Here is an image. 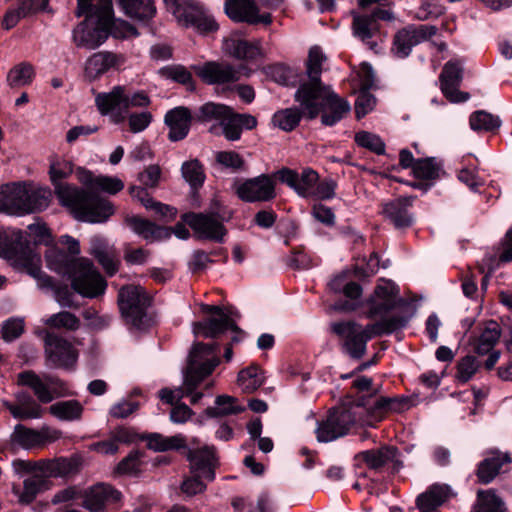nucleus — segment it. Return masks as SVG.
<instances>
[{"label": "nucleus", "mask_w": 512, "mask_h": 512, "mask_svg": "<svg viewBox=\"0 0 512 512\" xmlns=\"http://www.w3.org/2000/svg\"><path fill=\"white\" fill-rule=\"evenodd\" d=\"M78 17L86 15L72 33L77 47L96 49L111 34L115 38L129 39L139 35L137 29L122 19L113 18L112 0H77Z\"/></svg>", "instance_id": "nucleus-1"}, {"label": "nucleus", "mask_w": 512, "mask_h": 512, "mask_svg": "<svg viewBox=\"0 0 512 512\" xmlns=\"http://www.w3.org/2000/svg\"><path fill=\"white\" fill-rule=\"evenodd\" d=\"M147 445L154 451H167L183 447L185 445V441L180 435L164 437L160 434H153L149 436Z\"/></svg>", "instance_id": "nucleus-56"}, {"label": "nucleus", "mask_w": 512, "mask_h": 512, "mask_svg": "<svg viewBox=\"0 0 512 512\" xmlns=\"http://www.w3.org/2000/svg\"><path fill=\"white\" fill-rule=\"evenodd\" d=\"M436 33L437 27L434 25H409L395 34L391 51L395 57L404 59L414 46L429 40Z\"/></svg>", "instance_id": "nucleus-17"}, {"label": "nucleus", "mask_w": 512, "mask_h": 512, "mask_svg": "<svg viewBox=\"0 0 512 512\" xmlns=\"http://www.w3.org/2000/svg\"><path fill=\"white\" fill-rule=\"evenodd\" d=\"M187 457L194 475L186 479L181 488L185 494L192 496L205 490L206 486L201 479L212 481L215 478L214 470L218 462L213 446L192 448Z\"/></svg>", "instance_id": "nucleus-11"}, {"label": "nucleus", "mask_w": 512, "mask_h": 512, "mask_svg": "<svg viewBox=\"0 0 512 512\" xmlns=\"http://www.w3.org/2000/svg\"><path fill=\"white\" fill-rule=\"evenodd\" d=\"M275 185L272 176L261 174L238 183L235 190L237 196L244 202H266L276 196Z\"/></svg>", "instance_id": "nucleus-19"}, {"label": "nucleus", "mask_w": 512, "mask_h": 512, "mask_svg": "<svg viewBox=\"0 0 512 512\" xmlns=\"http://www.w3.org/2000/svg\"><path fill=\"white\" fill-rule=\"evenodd\" d=\"M24 331V321L21 318H11L2 326V336L6 341H13Z\"/></svg>", "instance_id": "nucleus-63"}, {"label": "nucleus", "mask_w": 512, "mask_h": 512, "mask_svg": "<svg viewBox=\"0 0 512 512\" xmlns=\"http://www.w3.org/2000/svg\"><path fill=\"white\" fill-rule=\"evenodd\" d=\"M45 260L50 270L66 276L72 288L83 297L94 298L105 292L106 282L88 259L72 258L60 248L51 246L45 252Z\"/></svg>", "instance_id": "nucleus-6"}, {"label": "nucleus", "mask_w": 512, "mask_h": 512, "mask_svg": "<svg viewBox=\"0 0 512 512\" xmlns=\"http://www.w3.org/2000/svg\"><path fill=\"white\" fill-rule=\"evenodd\" d=\"M203 313L213 315L206 321L194 322L192 330L195 336L215 338L226 330H237L238 313L231 308L202 304Z\"/></svg>", "instance_id": "nucleus-15"}, {"label": "nucleus", "mask_w": 512, "mask_h": 512, "mask_svg": "<svg viewBox=\"0 0 512 512\" xmlns=\"http://www.w3.org/2000/svg\"><path fill=\"white\" fill-rule=\"evenodd\" d=\"M122 64L123 57L121 55L108 51L96 52L85 61L84 74L87 79L95 80Z\"/></svg>", "instance_id": "nucleus-29"}, {"label": "nucleus", "mask_w": 512, "mask_h": 512, "mask_svg": "<svg viewBox=\"0 0 512 512\" xmlns=\"http://www.w3.org/2000/svg\"><path fill=\"white\" fill-rule=\"evenodd\" d=\"M64 476L65 475H45L44 473L35 472L24 480L22 490L18 487H13V492L17 495L19 502L29 504L39 493L50 488L48 478Z\"/></svg>", "instance_id": "nucleus-33"}, {"label": "nucleus", "mask_w": 512, "mask_h": 512, "mask_svg": "<svg viewBox=\"0 0 512 512\" xmlns=\"http://www.w3.org/2000/svg\"><path fill=\"white\" fill-rule=\"evenodd\" d=\"M444 13V7L438 0H421L416 12V18L425 21L437 18Z\"/></svg>", "instance_id": "nucleus-60"}, {"label": "nucleus", "mask_w": 512, "mask_h": 512, "mask_svg": "<svg viewBox=\"0 0 512 512\" xmlns=\"http://www.w3.org/2000/svg\"><path fill=\"white\" fill-rule=\"evenodd\" d=\"M442 167L435 158L416 160L413 166V174L418 179L436 180L440 177Z\"/></svg>", "instance_id": "nucleus-52"}, {"label": "nucleus", "mask_w": 512, "mask_h": 512, "mask_svg": "<svg viewBox=\"0 0 512 512\" xmlns=\"http://www.w3.org/2000/svg\"><path fill=\"white\" fill-rule=\"evenodd\" d=\"M223 49L239 60H255L262 55L258 42H249L236 33L224 39Z\"/></svg>", "instance_id": "nucleus-35"}, {"label": "nucleus", "mask_w": 512, "mask_h": 512, "mask_svg": "<svg viewBox=\"0 0 512 512\" xmlns=\"http://www.w3.org/2000/svg\"><path fill=\"white\" fill-rule=\"evenodd\" d=\"M224 10L234 22L269 25L272 21L270 13H259L254 0H226Z\"/></svg>", "instance_id": "nucleus-22"}, {"label": "nucleus", "mask_w": 512, "mask_h": 512, "mask_svg": "<svg viewBox=\"0 0 512 512\" xmlns=\"http://www.w3.org/2000/svg\"><path fill=\"white\" fill-rule=\"evenodd\" d=\"M130 228L147 241L166 239L171 236L170 229L156 226L152 222L140 217H131L127 220Z\"/></svg>", "instance_id": "nucleus-44"}, {"label": "nucleus", "mask_w": 512, "mask_h": 512, "mask_svg": "<svg viewBox=\"0 0 512 512\" xmlns=\"http://www.w3.org/2000/svg\"><path fill=\"white\" fill-rule=\"evenodd\" d=\"M449 497L448 485L434 484L418 495L416 506L421 512H432L446 502Z\"/></svg>", "instance_id": "nucleus-41"}, {"label": "nucleus", "mask_w": 512, "mask_h": 512, "mask_svg": "<svg viewBox=\"0 0 512 512\" xmlns=\"http://www.w3.org/2000/svg\"><path fill=\"white\" fill-rule=\"evenodd\" d=\"M34 78V69L31 64L23 62L14 66L7 75V84L14 87H22L30 84Z\"/></svg>", "instance_id": "nucleus-53"}, {"label": "nucleus", "mask_w": 512, "mask_h": 512, "mask_svg": "<svg viewBox=\"0 0 512 512\" xmlns=\"http://www.w3.org/2000/svg\"><path fill=\"white\" fill-rule=\"evenodd\" d=\"M26 183H14L0 187V212L8 215H24Z\"/></svg>", "instance_id": "nucleus-30"}, {"label": "nucleus", "mask_w": 512, "mask_h": 512, "mask_svg": "<svg viewBox=\"0 0 512 512\" xmlns=\"http://www.w3.org/2000/svg\"><path fill=\"white\" fill-rule=\"evenodd\" d=\"M501 335L499 324L490 320L484 324L480 334L471 342L476 353L484 355L489 353L497 343Z\"/></svg>", "instance_id": "nucleus-42"}, {"label": "nucleus", "mask_w": 512, "mask_h": 512, "mask_svg": "<svg viewBox=\"0 0 512 512\" xmlns=\"http://www.w3.org/2000/svg\"><path fill=\"white\" fill-rule=\"evenodd\" d=\"M49 411L60 420L73 421L80 418L83 407L78 401L68 400L54 403L49 407Z\"/></svg>", "instance_id": "nucleus-50"}, {"label": "nucleus", "mask_w": 512, "mask_h": 512, "mask_svg": "<svg viewBox=\"0 0 512 512\" xmlns=\"http://www.w3.org/2000/svg\"><path fill=\"white\" fill-rule=\"evenodd\" d=\"M12 466L14 471L20 475L35 472L44 473L45 475H68L73 469L72 463L64 458L38 462L17 459L12 462Z\"/></svg>", "instance_id": "nucleus-26"}, {"label": "nucleus", "mask_w": 512, "mask_h": 512, "mask_svg": "<svg viewBox=\"0 0 512 512\" xmlns=\"http://www.w3.org/2000/svg\"><path fill=\"white\" fill-rule=\"evenodd\" d=\"M24 215L45 210L51 201V191L45 187H35L26 183Z\"/></svg>", "instance_id": "nucleus-46"}, {"label": "nucleus", "mask_w": 512, "mask_h": 512, "mask_svg": "<svg viewBox=\"0 0 512 512\" xmlns=\"http://www.w3.org/2000/svg\"><path fill=\"white\" fill-rule=\"evenodd\" d=\"M0 258L34 278L40 289L53 288L52 278L42 271L40 255L25 245L22 231L0 227Z\"/></svg>", "instance_id": "nucleus-9"}, {"label": "nucleus", "mask_w": 512, "mask_h": 512, "mask_svg": "<svg viewBox=\"0 0 512 512\" xmlns=\"http://www.w3.org/2000/svg\"><path fill=\"white\" fill-rule=\"evenodd\" d=\"M191 115L187 108L176 107L165 115V123L169 127L168 137L171 141L184 139L190 129Z\"/></svg>", "instance_id": "nucleus-38"}, {"label": "nucleus", "mask_w": 512, "mask_h": 512, "mask_svg": "<svg viewBox=\"0 0 512 512\" xmlns=\"http://www.w3.org/2000/svg\"><path fill=\"white\" fill-rule=\"evenodd\" d=\"M120 311L126 322L138 331L147 329L150 319L145 312L149 298L139 286L122 287L118 294Z\"/></svg>", "instance_id": "nucleus-13"}, {"label": "nucleus", "mask_w": 512, "mask_h": 512, "mask_svg": "<svg viewBox=\"0 0 512 512\" xmlns=\"http://www.w3.org/2000/svg\"><path fill=\"white\" fill-rule=\"evenodd\" d=\"M245 411V406L241 405L235 397L220 395L215 400V406L206 409L209 417H219L235 415Z\"/></svg>", "instance_id": "nucleus-48"}, {"label": "nucleus", "mask_w": 512, "mask_h": 512, "mask_svg": "<svg viewBox=\"0 0 512 512\" xmlns=\"http://www.w3.org/2000/svg\"><path fill=\"white\" fill-rule=\"evenodd\" d=\"M90 250L107 274L113 275L116 273L119 264L118 257L104 238L98 236L91 238Z\"/></svg>", "instance_id": "nucleus-40"}, {"label": "nucleus", "mask_w": 512, "mask_h": 512, "mask_svg": "<svg viewBox=\"0 0 512 512\" xmlns=\"http://www.w3.org/2000/svg\"><path fill=\"white\" fill-rule=\"evenodd\" d=\"M216 161L226 168L240 169L244 165L242 157L234 151H220L216 154Z\"/></svg>", "instance_id": "nucleus-64"}, {"label": "nucleus", "mask_w": 512, "mask_h": 512, "mask_svg": "<svg viewBox=\"0 0 512 512\" xmlns=\"http://www.w3.org/2000/svg\"><path fill=\"white\" fill-rule=\"evenodd\" d=\"M43 322L51 328H65L68 330H77L80 326V320L74 314L67 311L53 314L43 320Z\"/></svg>", "instance_id": "nucleus-58"}, {"label": "nucleus", "mask_w": 512, "mask_h": 512, "mask_svg": "<svg viewBox=\"0 0 512 512\" xmlns=\"http://www.w3.org/2000/svg\"><path fill=\"white\" fill-rule=\"evenodd\" d=\"M61 436L60 431L43 427L41 430H33L22 425H16L11 434V441L24 449L40 447L49 442H54Z\"/></svg>", "instance_id": "nucleus-24"}, {"label": "nucleus", "mask_w": 512, "mask_h": 512, "mask_svg": "<svg viewBox=\"0 0 512 512\" xmlns=\"http://www.w3.org/2000/svg\"><path fill=\"white\" fill-rule=\"evenodd\" d=\"M480 367V363L472 355L463 357L457 365V378L461 382L469 381Z\"/></svg>", "instance_id": "nucleus-62"}, {"label": "nucleus", "mask_w": 512, "mask_h": 512, "mask_svg": "<svg viewBox=\"0 0 512 512\" xmlns=\"http://www.w3.org/2000/svg\"><path fill=\"white\" fill-rule=\"evenodd\" d=\"M300 112L295 108H287L273 115L272 123L283 131H292L300 122Z\"/></svg>", "instance_id": "nucleus-55"}, {"label": "nucleus", "mask_w": 512, "mask_h": 512, "mask_svg": "<svg viewBox=\"0 0 512 512\" xmlns=\"http://www.w3.org/2000/svg\"><path fill=\"white\" fill-rule=\"evenodd\" d=\"M183 220L200 238L221 242L226 234L223 218L215 213H189L183 216Z\"/></svg>", "instance_id": "nucleus-20"}, {"label": "nucleus", "mask_w": 512, "mask_h": 512, "mask_svg": "<svg viewBox=\"0 0 512 512\" xmlns=\"http://www.w3.org/2000/svg\"><path fill=\"white\" fill-rule=\"evenodd\" d=\"M414 201L413 197H400L383 206V213L398 229L412 225L414 218L409 213V208Z\"/></svg>", "instance_id": "nucleus-34"}, {"label": "nucleus", "mask_w": 512, "mask_h": 512, "mask_svg": "<svg viewBox=\"0 0 512 512\" xmlns=\"http://www.w3.org/2000/svg\"><path fill=\"white\" fill-rule=\"evenodd\" d=\"M166 8L185 27H193L201 33L216 31L218 24L202 7L192 0H164Z\"/></svg>", "instance_id": "nucleus-14"}, {"label": "nucleus", "mask_w": 512, "mask_h": 512, "mask_svg": "<svg viewBox=\"0 0 512 512\" xmlns=\"http://www.w3.org/2000/svg\"><path fill=\"white\" fill-rule=\"evenodd\" d=\"M219 363L220 358L216 344H195L189 355L183 387L163 388L159 392V397L165 403L174 404L184 396H190L191 403H197L203 397L201 392H196L197 387L214 371Z\"/></svg>", "instance_id": "nucleus-7"}, {"label": "nucleus", "mask_w": 512, "mask_h": 512, "mask_svg": "<svg viewBox=\"0 0 512 512\" xmlns=\"http://www.w3.org/2000/svg\"><path fill=\"white\" fill-rule=\"evenodd\" d=\"M399 293V288L394 282L386 279L378 280L373 294L361 304L365 308L366 317L380 318V320L395 317V315L388 317L387 314L405 304V300ZM396 317H407L410 320V317L405 315H396Z\"/></svg>", "instance_id": "nucleus-12"}, {"label": "nucleus", "mask_w": 512, "mask_h": 512, "mask_svg": "<svg viewBox=\"0 0 512 512\" xmlns=\"http://www.w3.org/2000/svg\"><path fill=\"white\" fill-rule=\"evenodd\" d=\"M182 176L192 188L201 186L205 180L202 165L198 160L184 162L181 167Z\"/></svg>", "instance_id": "nucleus-57"}, {"label": "nucleus", "mask_w": 512, "mask_h": 512, "mask_svg": "<svg viewBox=\"0 0 512 512\" xmlns=\"http://www.w3.org/2000/svg\"><path fill=\"white\" fill-rule=\"evenodd\" d=\"M325 59L319 47L310 49L307 61L309 82L300 85L295 93V99L309 118H315L322 111V123L333 126L350 111V104L338 97L330 87L322 85L320 74Z\"/></svg>", "instance_id": "nucleus-2"}, {"label": "nucleus", "mask_w": 512, "mask_h": 512, "mask_svg": "<svg viewBox=\"0 0 512 512\" xmlns=\"http://www.w3.org/2000/svg\"><path fill=\"white\" fill-rule=\"evenodd\" d=\"M16 404L3 401V405L10 411L15 419H38L42 416L41 406L27 393L16 395Z\"/></svg>", "instance_id": "nucleus-39"}, {"label": "nucleus", "mask_w": 512, "mask_h": 512, "mask_svg": "<svg viewBox=\"0 0 512 512\" xmlns=\"http://www.w3.org/2000/svg\"><path fill=\"white\" fill-rule=\"evenodd\" d=\"M276 176L287 184L301 197H311L319 176L316 171L305 168L301 174L289 168H282L276 172Z\"/></svg>", "instance_id": "nucleus-25"}, {"label": "nucleus", "mask_w": 512, "mask_h": 512, "mask_svg": "<svg viewBox=\"0 0 512 512\" xmlns=\"http://www.w3.org/2000/svg\"><path fill=\"white\" fill-rule=\"evenodd\" d=\"M117 2L127 16L139 21L149 20L156 13L153 0H117Z\"/></svg>", "instance_id": "nucleus-47"}, {"label": "nucleus", "mask_w": 512, "mask_h": 512, "mask_svg": "<svg viewBox=\"0 0 512 512\" xmlns=\"http://www.w3.org/2000/svg\"><path fill=\"white\" fill-rule=\"evenodd\" d=\"M355 142L365 149H368L378 155L384 154L385 143L376 134L368 131H360L355 134Z\"/></svg>", "instance_id": "nucleus-59"}, {"label": "nucleus", "mask_w": 512, "mask_h": 512, "mask_svg": "<svg viewBox=\"0 0 512 512\" xmlns=\"http://www.w3.org/2000/svg\"><path fill=\"white\" fill-rule=\"evenodd\" d=\"M512 260V228H509L505 234L504 242L492 253L486 254L479 263V269L486 273L482 285H486L488 275L497 269L502 263H508Z\"/></svg>", "instance_id": "nucleus-31"}, {"label": "nucleus", "mask_w": 512, "mask_h": 512, "mask_svg": "<svg viewBox=\"0 0 512 512\" xmlns=\"http://www.w3.org/2000/svg\"><path fill=\"white\" fill-rule=\"evenodd\" d=\"M470 127L474 131H493L500 127L501 121L498 117L485 111L474 112L469 119Z\"/></svg>", "instance_id": "nucleus-54"}, {"label": "nucleus", "mask_w": 512, "mask_h": 512, "mask_svg": "<svg viewBox=\"0 0 512 512\" xmlns=\"http://www.w3.org/2000/svg\"><path fill=\"white\" fill-rule=\"evenodd\" d=\"M76 176L79 182L91 191L116 194L124 188L123 181L117 177L94 176L89 170L81 167L76 169Z\"/></svg>", "instance_id": "nucleus-32"}, {"label": "nucleus", "mask_w": 512, "mask_h": 512, "mask_svg": "<svg viewBox=\"0 0 512 512\" xmlns=\"http://www.w3.org/2000/svg\"><path fill=\"white\" fill-rule=\"evenodd\" d=\"M197 118L200 121H218L221 133L229 141L239 140L243 129L251 130L257 125L253 115L235 113L230 107L213 102L203 104Z\"/></svg>", "instance_id": "nucleus-10"}, {"label": "nucleus", "mask_w": 512, "mask_h": 512, "mask_svg": "<svg viewBox=\"0 0 512 512\" xmlns=\"http://www.w3.org/2000/svg\"><path fill=\"white\" fill-rule=\"evenodd\" d=\"M19 383L32 389L37 399L42 403H49L54 398L66 393L63 382L57 377L44 375L43 377L32 371L19 374Z\"/></svg>", "instance_id": "nucleus-18"}, {"label": "nucleus", "mask_w": 512, "mask_h": 512, "mask_svg": "<svg viewBox=\"0 0 512 512\" xmlns=\"http://www.w3.org/2000/svg\"><path fill=\"white\" fill-rule=\"evenodd\" d=\"M198 76L208 84H228L236 82L242 74H247L244 66L238 68L224 62L210 61L194 66Z\"/></svg>", "instance_id": "nucleus-21"}, {"label": "nucleus", "mask_w": 512, "mask_h": 512, "mask_svg": "<svg viewBox=\"0 0 512 512\" xmlns=\"http://www.w3.org/2000/svg\"><path fill=\"white\" fill-rule=\"evenodd\" d=\"M160 73L167 79H171L175 82L187 85L189 88L192 87V75L184 66H167L162 68Z\"/></svg>", "instance_id": "nucleus-61"}, {"label": "nucleus", "mask_w": 512, "mask_h": 512, "mask_svg": "<svg viewBox=\"0 0 512 512\" xmlns=\"http://www.w3.org/2000/svg\"><path fill=\"white\" fill-rule=\"evenodd\" d=\"M378 31L379 24L372 14H353V35L373 51H376L377 48V42L373 38L376 37Z\"/></svg>", "instance_id": "nucleus-37"}, {"label": "nucleus", "mask_w": 512, "mask_h": 512, "mask_svg": "<svg viewBox=\"0 0 512 512\" xmlns=\"http://www.w3.org/2000/svg\"><path fill=\"white\" fill-rule=\"evenodd\" d=\"M462 81V67L457 62L445 64L440 75L441 91L452 103H461L469 99L467 92H461L458 87Z\"/></svg>", "instance_id": "nucleus-27"}, {"label": "nucleus", "mask_w": 512, "mask_h": 512, "mask_svg": "<svg viewBox=\"0 0 512 512\" xmlns=\"http://www.w3.org/2000/svg\"><path fill=\"white\" fill-rule=\"evenodd\" d=\"M73 173V163L54 155L49 159V176L59 202L67 207L73 216L89 223H103L113 213L112 204L75 186L63 183Z\"/></svg>", "instance_id": "nucleus-3"}, {"label": "nucleus", "mask_w": 512, "mask_h": 512, "mask_svg": "<svg viewBox=\"0 0 512 512\" xmlns=\"http://www.w3.org/2000/svg\"><path fill=\"white\" fill-rule=\"evenodd\" d=\"M473 512H507V510L502 499L492 490H480Z\"/></svg>", "instance_id": "nucleus-51"}, {"label": "nucleus", "mask_w": 512, "mask_h": 512, "mask_svg": "<svg viewBox=\"0 0 512 512\" xmlns=\"http://www.w3.org/2000/svg\"><path fill=\"white\" fill-rule=\"evenodd\" d=\"M237 381L243 392L251 393L263 385L264 376L259 367L250 366L239 372Z\"/></svg>", "instance_id": "nucleus-49"}, {"label": "nucleus", "mask_w": 512, "mask_h": 512, "mask_svg": "<svg viewBox=\"0 0 512 512\" xmlns=\"http://www.w3.org/2000/svg\"><path fill=\"white\" fill-rule=\"evenodd\" d=\"M509 462L510 458L508 454L491 452L478 466L479 481L484 484L491 482L499 473L502 466Z\"/></svg>", "instance_id": "nucleus-45"}, {"label": "nucleus", "mask_w": 512, "mask_h": 512, "mask_svg": "<svg viewBox=\"0 0 512 512\" xmlns=\"http://www.w3.org/2000/svg\"><path fill=\"white\" fill-rule=\"evenodd\" d=\"M405 405L406 402L398 398L379 396L367 401L363 399L357 404V409L366 410L364 417L357 418L356 414L359 412L348 409H333L325 418L317 422L316 438L323 443L334 441L347 435L355 424L373 426L381 421L387 412H399Z\"/></svg>", "instance_id": "nucleus-4"}, {"label": "nucleus", "mask_w": 512, "mask_h": 512, "mask_svg": "<svg viewBox=\"0 0 512 512\" xmlns=\"http://www.w3.org/2000/svg\"><path fill=\"white\" fill-rule=\"evenodd\" d=\"M95 103L100 113L109 116L114 124H121L127 120L132 133L144 131L153 119L149 111L129 114L130 108L147 107L150 98L144 92L128 93L123 86H115L109 92L99 93Z\"/></svg>", "instance_id": "nucleus-5"}, {"label": "nucleus", "mask_w": 512, "mask_h": 512, "mask_svg": "<svg viewBox=\"0 0 512 512\" xmlns=\"http://www.w3.org/2000/svg\"><path fill=\"white\" fill-rule=\"evenodd\" d=\"M362 70L364 74L361 76L362 89L355 101V112L358 119L367 115L376 105V98L369 92V88H371L374 83L372 67L367 63H363Z\"/></svg>", "instance_id": "nucleus-36"}, {"label": "nucleus", "mask_w": 512, "mask_h": 512, "mask_svg": "<svg viewBox=\"0 0 512 512\" xmlns=\"http://www.w3.org/2000/svg\"><path fill=\"white\" fill-rule=\"evenodd\" d=\"M121 493L108 484L99 483L90 487L84 495L83 506L91 512H103L105 507L119 502Z\"/></svg>", "instance_id": "nucleus-28"}, {"label": "nucleus", "mask_w": 512, "mask_h": 512, "mask_svg": "<svg viewBox=\"0 0 512 512\" xmlns=\"http://www.w3.org/2000/svg\"><path fill=\"white\" fill-rule=\"evenodd\" d=\"M358 459L372 470L379 471L390 465L393 472L403 467L399 450L394 446H382L378 449L363 451L357 455Z\"/></svg>", "instance_id": "nucleus-23"}, {"label": "nucleus", "mask_w": 512, "mask_h": 512, "mask_svg": "<svg viewBox=\"0 0 512 512\" xmlns=\"http://www.w3.org/2000/svg\"><path fill=\"white\" fill-rule=\"evenodd\" d=\"M130 228L147 241L166 239L171 236L170 229L156 226L152 222L140 217H131L127 220Z\"/></svg>", "instance_id": "nucleus-43"}, {"label": "nucleus", "mask_w": 512, "mask_h": 512, "mask_svg": "<svg viewBox=\"0 0 512 512\" xmlns=\"http://www.w3.org/2000/svg\"><path fill=\"white\" fill-rule=\"evenodd\" d=\"M40 334L44 340L47 366L69 369L76 363L78 352L68 340L48 331H42Z\"/></svg>", "instance_id": "nucleus-16"}, {"label": "nucleus", "mask_w": 512, "mask_h": 512, "mask_svg": "<svg viewBox=\"0 0 512 512\" xmlns=\"http://www.w3.org/2000/svg\"><path fill=\"white\" fill-rule=\"evenodd\" d=\"M407 317H392L362 326L354 321H336L331 331L339 338L342 351L350 358L360 359L366 353L367 342L375 336L391 334L407 326Z\"/></svg>", "instance_id": "nucleus-8"}]
</instances>
